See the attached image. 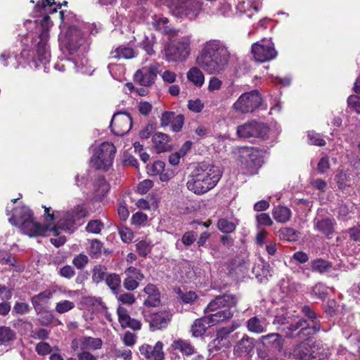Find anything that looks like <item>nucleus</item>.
Here are the masks:
<instances>
[{"mask_svg":"<svg viewBox=\"0 0 360 360\" xmlns=\"http://www.w3.org/2000/svg\"><path fill=\"white\" fill-rule=\"evenodd\" d=\"M165 167V164L164 162L158 160L153 162L151 165L147 166V171L149 175L150 176H156L158 175L160 172H164V168Z\"/></svg>","mask_w":360,"mask_h":360,"instance_id":"nucleus-45","label":"nucleus"},{"mask_svg":"<svg viewBox=\"0 0 360 360\" xmlns=\"http://www.w3.org/2000/svg\"><path fill=\"white\" fill-rule=\"evenodd\" d=\"M238 159L243 168L251 175L257 173L263 162L259 150L252 147L239 148Z\"/></svg>","mask_w":360,"mask_h":360,"instance_id":"nucleus-6","label":"nucleus"},{"mask_svg":"<svg viewBox=\"0 0 360 360\" xmlns=\"http://www.w3.org/2000/svg\"><path fill=\"white\" fill-rule=\"evenodd\" d=\"M0 261L2 264H7L12 266L15 264V259L11 254L6 250H0Z\"/></svg>","mask_w":360,"mask_h":360,"instance_id":"nucleus-61","label":"nucleus"},{"mask_svg":"<svg viewBox=\"0 0 360 360\" xmlns=\"http://www.w3.org/2000/svg\"><path fill=\"white\" fill-rule=\"evenodd\" d=\"M169 5L176 9L177 14L190 20L195 19L202 10V4L196 0H169Z\"/></svg>","mask_w":360,"mask_h":360,"instance_id":"nucleus-10","label":"nucleus"},{"mask_svg":"<svg viewBox=\"0 0 360 360\" xmlns=\"http://www.w3.org/2000/svg\"><path fill=\"white\" fill-rule=\"evenodd\" d=\"M143 317L152 330H161L168 326L172 318V313L167 309L157 312L143 311Z\"/></svg>","mask_w":360,"mask_h":360,"instance_id":"nucleus-11","label":"nucleus"},{"mask_svg":"<svg viewBox=\"0 0 360 360\" xmlns=\"http://www.w3.org/2000/svg\"><path fill=\"white\" fill-rule=\"evenodd\" d=\"M88 212L84 205H79L71 212L65 214L63 219H60L56 227L64 231H70L72 225L79 219L86 217Z\"/></svg>","mask_w":360,"mask_h":360,"instance_id":"nucleus-14","label":"nucleus"},{"mask_svg":"<svg viewBox=\"0 0 360 360\" xmlns=\"http://www.w3.org/2000/svg\"><path fill=\"white\" fill-rule=\"evenodd\" d=\"M174 112L165 111L162 113L160 120V124L161 127H166L172 124L173 119L174 118Z\"/></svg>","mask_w":360,"mask_h":360,"instance_id":"nucleus-48","label":"nucleus"},{"mask_svg":"<svg viewBox=\"0 0 360 360\" xmlns=\"http://www.w3.org/2000/svg\"><path fill=\"white\" fill-rule=\"evenodd\" d=\"M88 257L86 255L79 254L74 257L72 264L79 269L84 268L88 263Z\"/></svg>","mask_w":360,"mask_h":360,"instance_id":"nucleus-60","label":"nucleus"},{"mask_svg":"<svg viewBox=\"0 0 360 360\" xmlns=\"http://www.w3.org/2000/svg\"><path fill=\"white\" fill-rule=\"evenodd\" d=\"M117 298L122 304L132 305L136 302L134 295L131 292L122 293Z\"/></svg>","mask_w":360,"mask_h":360,"instance_id":"nucleus-54","label":"nucleus"},{"mask_svg":"<svg viewBox=\"0 0 360 360\" xmlns=\"http://www.w3.org/2000/svg\"><path fill=\"white\" fill-rule=\"evenodd\" d=\"M132 127V118L125 112H118L113 115L110 122L111 130L116 136L127 134Z\"/></svg>","mask_w":360,"mask_h":360,"instance_id":"nucleus-13","label":"nucleus"},{"mask_svg":"<svg viewBox=\"0 0 360 360\" xmlns=\"http://www.w3.org/2000/svg\"><path fill=\"white\" fill-rule=\"evenodd\" d=\"M116 313L120 325L122 323H123L124 321H129V319H131L128 310L122 305L118 306Z\"/></svg>","mask_w":360,"mask_h":360,"instance_id":"nucleus-55","label":"nucleus"},{"mask_svg":"<svg viewBox=\"0 0 360 360\" xmlns=\"http://www.w3.org/2000/svg\"><path fill=\"white\" fill-rule=\"evenodd\" d=\"M156 42V37L155 34L150 33L148 35H145L144 39L141 42V46L148 55L152 56L155 53L153 46Z\"/></svg>","mask_w":360,"mask_h":360,"instance_id":"nucleus-38","label":"nucleus"},{"mask_svg":"<svg viewBox=\"0 0 360 360\" xmlns=\"http://www.w3.org/2000/svg\"><path fill=\"white\" fill-rule=\"evenodd\" d=\"M158 67L156 64H150L136 70L134 75V81L143 86L152 85L157 77Z\"/></svg>","mask_w":360,"mask_h":360,"instance_id":"nucleus-16","label":"nucleus"},{"mask_svg":"<svg viewBox=\"0 0 360 360\" xmlns=\"http://www.w3.org/2000/svg\"><path fill=\"white\" fill-rule=\"evenodd\" d=\"M191 40L188 37L174 41L165 49V54L169 60L184 61L190 54Z\"/></svg>","mask_w":360,"mask_h":360,"instance_id":"nucleus-8","label":"nucleus"},{"mask_svg":"<svg viewBox=\"0 0 360 360\" xmlns=\"http://www.w3.org/2000/svg\"><path fill=\"white\" fill-rule=\"evenodd\" d=\"M184 124V117L181 114H174V118L173 119L171 124L172 130L174 132H179L181 130Z\"/></svg>","mask_w":360,"mask_h":360,"instance_id":"nucleus-52","label":"nucleus"},{"mask_svg":"<svg viewBox=\"0 0 360 360\" xmlns=\"http://www.w3.org/2000/svg\"><path fill=\"white\" fill-rule=\"evenodd\" d=\"M335 225L336 221L333 218L316 219L314 223V229L326 236L328 238H330L335 232Z\"/></svg>","mask_w":360,"mask_h":360,"instance_id":"nucleus-22","label":"nucleus"},{"mask_svg":"<svg viewBox=\"0 0 360 360\" xmlns=\"http://www.w3.org/2000/svg\"><path fill=\"white\" fill-rule=\"evenodd\" d=\"M136 250L139 255L146 257L151 250V243L146 240H142L136 244Z\"/></svg>","mask_w":360,"mask_h":360,"instance_id":"nucleus-44","label":"nucleus"},{"mask_svg":"<svg viewBox=\"0 0 360 360\" xmlns=\"http://www.w3.org/2000/svg\"><path fill=\"white\" fill-rule=\"evenodd\" d=\"M292 318L288 314H278L275 316L273 324L278 326H283L288 325L290 322Z\"/></svg>","mask_w":360,"mask_h":360,"instance_id":"nucleus-62","label":"nucleus"},{"mask_svg":"<svg viewBox=\"0 0 360 360\" xmlns=\"http://www.w3.org/2000/svg\"><path fill=\"white\" fill-rule=\"evenodd\" d=\"M235 311L236 310L225 309L219 310L214 314L207 315V316L213 326L216 324L226 322L231 319L234 315Z\"/></svg>","mask_w":360,"mask_h":360,"instance_id":"nucleus-31","label":"nucleus"},{"mask_svg":"<svg viewBox=\"0 0 360 360\" xmlns=\"http://www.w3.org/2000/svg\"><path fill=\"white\" fill-rule=\"evenodd\" d=\"M52 296L53 292L51 290H45L32 297L31 302L37 314L44 311L46 305Z\"/></svg>","mask_w":360,"mask_h":360,"instance_id":"nucleus-26","label":"nucleus"},{"mask_svg":"<svg viewBox=\"0 0 360 360\" xmlns=\"http://www.w3.org/2000/svg\"><path fill=\"white\" fill-rule=\"evenodd\" d=\"M124 274L127 276L131 278L141 281L144 278L143 274L138 269L134 266H129L124 271Z\"/></svg>","mask_w":360,"mask_h":360,"instance_id":"nucleus-53","label":"nucleus"},{"mask_svg":"<svg viewBox=\"0 0 360 360\" xmlns=\"http://www.w3.org/2000/svg\"><path fill=\"white\" fill-rule=\"evenodd\" d=\"M8 221L14 226L20 225L22 231L30 237L43 236L48 231H52L56 236L60 234L56 226H42L36 221L30 210L27 207L14 209V212Z\"/></svg>","mask_w":360,"mask_h":360,"instance_id":"nucleus-2","label":"nucleus"},{"mask_svg":"<svg viewBox=\"0 0 360 360\" xmlns=\"http://www.w3.org/2000/svg\"><path fill=\"white\" fill-rule=\"evenodd\" d=\"M63 43L70 55L83 54L88 51L90 45L88 33L76 25L68 27Z\"/></svg>","mask_w":360,"mask_h":360,"instance_id":"nucleus-3","label":"nucleus"},{"mask_svg":"<svg viewBox=\"0 0 360 360\" xmlns=\"http://www.w3.org/2000/svg\"><path fill=\"white\" fill-rule=\"evenodd\" d=\"M272 214L276 221L285 223L290 219L292 212L288 207L278 205L273 209Z\"/></svg>","mask_w":360,"mask_h":360,"instance_id":"nucleus-33","label":"nucleus"},{"mask_svg":"<svg viewBox=\"0 0 360 360\" xmlns=\"http://www.w3.org/2000/svg\"><path fill=\"white\" fill-rule=\"evenodd\" d=\"M116 153L115 146L109 142L101 143L91 159V165L97 169L108 170L112 165Z\"/></svg>","mask_w":360,"mask_h":360,"instance_id":"nucleus-5","label":"nucleus"},{"mask_svg":"<svg viewBox=\"0 0 360 360\" xmlns=\"http://www.w3.org/2000/svg\"><path fill=\"white\" fill-rule=\"evenodd\" d=\"M105 283L114 293H118L121 284V279L119 275L116 274L108 275L106 277Z\"/></svg>","mask_w":360,"mask_h":360,"instance_id":"nucleus-39","label":"nucleus"},{"mask_svg":"<svg viewBox=\"0 0 360 360\" xmlns=\"http://www.w3.org/2000/svg\"><path fill=\"white\" fill-rule=\"evenodd\" d=\"M168 19L165 17H160L153 22V26L162 33L170 34L172 33V29L167 25Z\"/></svg>","mask_w":360,"mask_h":360,"instance_id":"nucleus-40","label":"nucleus"},{"mask_svg":"<svg viewBox=\"0 0 360 360\" xmlns=\"http://www.w3.org/2000/svg\"><path fill=\"white\" fill-rule=\"evenodd\" d=\"M252 53L255 60L261 63L273 60L277 56L274 44L265 40L253 44Z\"/></svg>","mask_w":360,"mask_h":360,"instance_id":"nucleus-12","label":"nucleus"},{"mask_svg":"<svg viewBox=\"0 0 360 360\" xmlns=\"http://www.w3.org/2000/svg\"><path fill=\"white\" fill-rule=\"evenodd\" d=\"M238 299L232 294H224L219 295L212 300L206 307L205 311H214L219 309L227 307L232 309L237 304Z\"/></svg>","mask_w":360,"mask_h":360,"instance_id":"nucleus-17","label":"nucleus"},{"mask_svg":"<svg viewBox=\"0 0 360 360\" xmlns=\"http://www.w3.org/2000/svg\"><path fill=\"white\" fill-rule=\"evenodd\" d=\"M281 232L283 239L288 241H295L300 237V233L292 228H284Z\"/></svg>","mask_w":360,"mask_h":360,"instance_id":"nucleus-46","label":"nucleus"},{"mask_svg":"<svg viewBox=\"0 0 360 360\" xmlns=\"http://www.w3.org/2000/svg\"><path fill=\"white\" fill-rule=\"evenodd\" d=\"M141 323L140 321L131 318L129 321H124L120 325L122 328L125 329L127 328H131L133 330H139L141 328Z\"/></svg>","mask_w":360,"mask_h":360,"instance_id":"nucleus-56","label":"nucleus"},{"mask_svg":"<svg viewBox=\"0 0 360 360\" xmlns=\"http://www.w3.org/2000/svg\"><path fill=\"white\" fill-rule=\"evenodd\" d=\"M237 222L229 221L226 218H221L217 221L218 229L224 233H231L235 231Z\"/></svg>","mask_w":360,"mask_h":360,"instance_id":"nucleus-37","label":"nucleus"},{"mask_svg":"<svg viewBox=\"0 0 360 360\" xmlns=\"http://www.w3.org/2000/svg\"><path fill=\"white\" fill-rule=\"evenodd\" d=\"M347 105L349 108L360 114V97L356 95H351L347 98Z\"/></svg>","mask_w":360,"mask_h":360,"instance_id":"nucleus-50","label":"nucleus"},{"mask_svg":"<svg viewBox=\"0 0 360 360\" xmlns=\"http://www.w3.org/2000/svg\"><path fill=\"white\" fill-rule=\"evenodd\" d=\"M289 356L290 354H288L286 352L285 355L281 356L278 354L276 350H268L259 353V356L262 360H286V358Z\"/></svg>","mask_w":360,"mask_h":360,"instance_id":"nucleus-41","label":"nucleus"},{"mask_svg":"<svg viewBox=\"0 0 360 360\" xmlns=\"http://www.w3.org/2000/svg\"><path fill=\"white\" fill-rule=\"evenodd\" d=\"M197 239V233L193 231L186 232L181 238V243L186 246H190Z\"/></svg>","mask_w":360,"mask_h":360,"instance_id":"nucleus-57","label":"nucleus"},{"mask_svg":"<svg viewBox=\"0 0 360 360\" xmlns=\"http://www.w3.org/2000/svg\"><path fill=\"white\" fill-rule=\"evenodd\" d=\"M262 104L261 94L257 90L243 94L233 103L232 108L241 113L252 112Z\"/></svg>","mask_w":360,"mask_h":360,"instance_id":"nucleus-7","label":"nucleus"},{"mask_svg":"<svg viewBox=\"0 0 360 360\" xmlns=\"http://www.w3.org/2000/svg\"><path fill=\"white\" fill-rule=\"evenodd\" d=\"M230 58V51L224 41L209 40L202 45L195 59L198 67H193L188 71L187 79L195 86L201 87L205 82V76L200 69L209 75L221 74L228 67Z\"/></svg>","mask_w":360,"mask_h":360,"instance_id":"nucleus-1","label":"nucleus"},{"mask_svg":"<svg viewBox=\"0 0 360 360\" xmlns=\"http://www.w3.org/2000/svg\"><path fill=\"white\" fill-rule=\"evenodd\" d=\"M15 338V333L9 327H0V342L5 344L13 340Z\"/></svg>","mask_w":360,"mask_h":360,"instance_id":"nucleus-42","label":"nucleus"},{"mask_svg":"<svg viewBox=\"0 0 360 360\" xmlns=\"http://www.w3.org/2000/svg\"><path fill=\"white\" fill-rule=\"evenodd\" d=\"M107 274V268L103 265H96L92 271V279L96 283H99L103 281Z\"/></svg>","mask_w":360,"mask_h":360,"instance_id":"nucleus-43","label":"nucleus"},{"mask_svg":"<svg viewBox=\"0 0 360 360\" xmlns=\"http://www.w3.org/2000/svg\"><path fill=\"white\" fill-rule=\"evenodd\" d=\"M268 323L266 319L259 316H253L246 321L248 330L253 333L260 334L266 331Z\"/></svg>","mask_w":360,"mask_h":360,"instance_id":"nucleus-28","label":"nucleus"},{"mask_svg":"<svg viewBox=\"0 0 360 360\" xmlns=\"http://www.w3.org/2000/svg\"><path fill=\"white\" fill-rule=\"evenodd\" d=\"M103 228V224L100 220H91L88 223L86 229L88 232L97 234Z\"/></svg>","mask_w":360,"mask_h":360,"instance_id":"nucleus-51","label":"nucleus"},{"mask_svg":"<svg viewBox=\"0 0 360 360\" xmlns=\"http://www.w3.org/2000/svg\"><path fill=\"white\" fill-rule=\"evenodd\" d=\"M52 26V22L49 15L44 16L41 20V33L34 39L36 43V52L38 60L41 63L49 61L51 53L47 41L49 38V30Z\"/></svg>","mask_w":360,"mask_h":360,"instance_id":"nucleus-4","label":"nucleus"},{"mask_svg":"<svg viewBox=\"0 0 360 360\" xmlns=\"http://www.w3.org/2000/svg\"><path fill=\"white\" fill-rule=\"evenodd\" d=\"M212 326L207 316L197 319L191 326V333L193 337H200L205 334L207 329Z\"/></svg>","mask_w":360,"mask_h":360,"instance_id":"nucleus-29","label":"nucleus"},{"mask_svg":"<svg viewBox=\"0 0 360 360\" xmlns=\"http://www.w3.org/2000/svg\"><path fill=\"white\" fill-rule=\"evenodd\" d=\"M262 344L267 347H270L269 350H276L278 354L285 355V352L283 350V344L281 336L278 333H270L261 337Z\"/></svg>","mask_w":360,"mask_h":360,"instance_id":"nucleus-23","label":"nucleus"},{"mask_svg":"<svg viewBox=\"0 0 360 360\" xmlns=\"http://www.w3.org/2000/svg\"><path fill=\"white\" fill-rule=\"evenodd\" d=\"M163 344L158 341L154 346L144 344L140 347V353L146 359L154 360H162L164 358V352L162 350Z\"/></svg>","mask_w":360,"mask_h":360,"instance_id":"nucleus-21","label":"nucleus"},{"mask_svg":"<svg viewBox=\"0 0 360 360\" xmlns=\"http://www.w3.org/2000/svg\"><path fill=\"white\" fill-rule=\"evenodd\" d=\"M195 168L210 190L217 186L222 175L220 168L212 164L201 162Z\"/></svg>","mask_w":360,"mask_h":360,"instance_id":"nucleus-9","label":"nucleus"},{"mask_svg":"<svg viewBox=\"0 0 360 360\" xmlns=\"http://www.w3.org/2000/svg\"><path fill=\"white\" fill-rule=\"evenodd\" d=\"M135 56L134 49L131 47L120 46L110 52V58L115 59H131Z\"/></svg>","mask_w":360,"mask_h":360,"instance_id":"nucleus-34","label":"nucleus"},{"mask_svg":"<svg viewBox=\"0 0 360 360\" xmlns=\"http://www.w3.org/2000/svg\"><path fill=\"white\" fill-rule=\"evenodd\" d=\"M172 347L174 349L179 350L183 355L189 356L197 353L196 349L189 340L177 339L173 341Z\"/></svg>","mask_w":360,"mask_h":360,"instance_id":"nucleus-30","label":"nucleus"},{"mask_svg":"<svg viewBox=\"0 0 360 360\" xmlns=\"http://www.w3.org/2000/svg\"><path fill=\"white\" fill-rule=\"evenodd\" d=\"M240 323L237 321H233L231 326L221 328L217 330V337L209 345L210 351L214 349L217 351L220 349L221 346L219 345L220 342L222 341L231 332L239 328Z\"/></svg>","mask_w":360,"mask_h":360,"instance_id":"nucleus-24","label":"nucleus"},{"mask_svg":"<svg viewBox=\"0 0 360 360\" xmlns=\"http://www.w3.org/2000/svg\"><path fill=\"white\" fill-rule=\"evenodd\" d=\"M288 325V326L281 329L282 332L287 337L295 338L303 334L304 335V333L307 330V323L306 321L302 319L297 318L295 320L291 319L290 323Z\"/></svg>","mask_w":360,"mask_h":360,"instance_id":"nucleus-20","label":"nucleus"},{"mask_svg":"<svg viewBox=\"0 0 360 360\" xmlns=\"http://www.w3.org/2000/svg\"><path fill=\"white\" fill-rule=\"evenodd\" d=\"M199 176L195 168H194L187 177L186 188L192 193L200 195L206 193L210 190Z\"/></svg>","mask_w":360,"mask_h":360,"instance_id":"nucleus-18","label":"nucleus"},{"mask_svg":"<svg viewBox=\"0 0 360 360\" xmlns=\"http://www.w3.org/2000/svg\"><path fill=\"white\" fill-rule=\"evenodd\" d=\"M103 341L98 338L82 337V349L98 350L102 347Z\"/></svg>","mask_w":360,"mask_h":360,"instance_id":"nucleus-35","label":"nucleus"},{"mask_svg":"<svg viewBox=\"0 0 360 360\" xmlns=\"http://www.w3.org/2000/svg\"><path fill=\"white\" fill-rule=\"evenodd\" d=\"M255 339L247 335H244L241 340L234 347V351L238 353H249L255 347Z\"/></svg>","mask_w":360,"mask_h":360,"instance_id":"nucleus-32","label":"nucleus"},{"mask_svg":"<svg viewBox=\"0 0 360 360\" xmlns=\"http://www.w3.org/2000/svg\"><path fill=\"white\" fill-rule=\"evenodd\" d=\"M144 292L148 295V297L143 302L145 306L155 307L159 305L160 303V295L155 285L148 284L144 288Z\"/></svg>","mask_w":360,"mask_h":360,"instance_id":"nucleus-27","label":"nucleus"},{"mask_svg":"<svg viewBox=\"0 0 360 360\" xmlns=\"http://www.w3.org/2000/svg\"><path fill=\"white\" fill-rule=\"evenodd\" d=\"M148 219V216L141 212H137L135 214L132 215L131 217V223L135 225H142L145 222H146Z\"/></svg>","mask_w":360,"mask_h":360,"instance_id":"nucleus-63","label":"nucleus"},{"mask_svg":"<svg viewBox=\"0 0 360 360\" xmlns=\"http://www.w3.org/2000/svg\"><path fill=\"white\" fill-rule=\"evenodd\" d=\"M75 307L74 302L70 300H62L56 304V311L58 314H64Z\"/></svg>","mask_w":360,"mask_h":360,"instance_id":"nucleus-47","label":"nucleus"},{"mask_svg":"<svg viewBox=\"0 0 360 360\" xmlns=\"http://www.w3.org/2000/svg\"><path fill=\"white\" fill-rule=\"evenodd\" d=\"M311 268L312 271L324 274L331 269L332 263L323 259H316L311 262Z\"/></svg>","mask_w":360,"mask_h":360,"instance_id":"nucleus-36","label":"nucleus"},{"mask_svg":"<svg viewBox=\"0 0 360 360\" xmlns=\"http://www.w3.org/2000/svg\"><path fill=\"white\" fill-rule=\"evenodd\" d=\"M102 247L103 244L100 240L98 239L92 240L89 247V254L92 257L97 258L101 253Z\"/></svg>","mask_w":360,"mask_h":360,"instance_id":"nucleus-49","label":"nucleus"},{"mask_svg":"<svg viewBox=\"0 0 360 360\" xmlns=\"http://www.w3.org/2000/svg\"><path fill=\"white\" fill-rule=\"evenodd\" d=\"M268 127L263 123L252 121L237 127V134L242 138L264 137L267 134Z\"/></svg>","mask_w":360,"mask_h":360,"instance_id":"nucleus-15","label":"nucleus"},{"mask_svg":"<svg viewBox=\"0 0 360 360\" xmlns=\"http://www.w3.org/2000/svg\"><path fill=\"white\" fill-rule=\"evenodd\" d=\"M35 350L39 355L45 356L51 352V347L50 345L45 342H41L37 344Z\"/></svg>","mask_w":360,"mask_h":360,"instance_id":"nucleus-58","label":"nucleus"},{"mask_svg":"<svg viewBox=\"0 0 360 360\" xmlns=\"http://www.w3.org/2000/svg\"><path fill=\"white\" fill-rule=\"evenodd\" d=\"M152 141L155 150L158 153L170 150L172 148L170 138L165 133H155L152 137Z\"/></svg>","mask_w":360,"mask_h":360,"instance_id":"nucleus-25","label":"nucleus"},{"mask_svg":"<svg viewBox=\"0 0 360 360\" xmlns=\"http://www.w3.org/2000/svg\"><path fill=\"white\" fill-rule=\"evenodd\" d=\"M292 355L298 360H321L323 356V354L316 353L306 342L297 345Z\"/></svg>","mask_w":360,"mask_h":360,"instance_id":"nucleus-19","label":"nucleus"},{"mask_svg":"<svg viewBox=\"0 0 360 360\" xmlns=\"http://www.w3.org/2000/svg\"><path fill=\"white\" fill-rule=\"evenodd\" d=\"M188 108L194 112H200L204 108V104L200 99L190 100L188 103Z\"/></svg>","mask_w":360,"mask_h":360,"instance_id":"nucleus-64","label":"nucleus"},{"mask_svg":"<svg viewBox=\"0 0 360 360\" xmlns=\"http://www.w3.org/2000/svg\"><path fill=\"white\" fill-rule=\"evenodd\" d=\"M311 292L317 297L323 299L327 295V288L323 283H319L313 287Z\"/></svg>","mask_w":360,"mask_h":360,"instance_id":"nucleus-59","label":"nucleus"}]
</instances>
